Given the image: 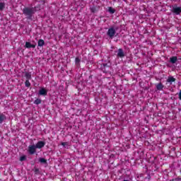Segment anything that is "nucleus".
I'll return each mask as SVG.
<instances>
[{
	"label": "nucleus",
	"mask_w": 181,
	"mask_h": 181,
	"mask_svg": "<svg viewBox=\"0 0 181 181\" xmlns=\"http://www.w3.org/2000/svg\"><path fill=\"white\" fill-rule=\"evenodd\" d=\"M23 13H24L25 16L32 18V15L34 14L35 12L33 11V8H25L23 10Z\"/></svg>",
	"instance_id": "1"
},
{
	"label": "nucleus",
	"mask_w": 181,
	"mask_h": 181,
	"mask_svg": "<svg viewBox=\"0 0 181 181\" xmlns=\"http://www.w3.org/2000/svg\"><path fill=\"white\" fill-rule=\"evenodd\" d=\"M115 33H117V31L115 30L114 28H110L108 29L107 32V35L110 39H112L115 36Z\"/></svg>",
	"instance_id": "2"
},
{
	"label": "nucleus",
	"mask_w": 181,
	"mask_h": 181,
	"mask_svg": "<svg viewBox=\"0 0 181 181\" xmlns=\"http://www.w3.org/2000/svg\"><path fill=\"white\" fill-rule=\"evenodd\" d=\"M36 149H37V148L35 145H30L28 146V153H30V155H33V154L36 153Z\"/></svg>",
	"instance_id": "3"
},
{
	"label": "nucleus",
	"mask_w": 181,
	"mask_h": 181,
	"mask_svg": "<svg viewBox=\"0 0 181 181\" xmlns=\"http://www.w3.org/2000/svg\"><path fill=\"white\" fill-rule=\"evenodd\" d=\"M173 13H175V15H180L181 8L180 7H173Z\"/></svg>",
	"instance_id": "4"
},
{
	"label": "nucleus",
	"mask_w": 181,
	"mask_h": 181,
	"mask_svg": "<svg viewBox=\"0 0 181 181\" xmlns=\"http://www.w3.org/2000/svg\"><path fill=\"white\" fill-rule=\"evenodd\" d=\"M45 145V143L44 141H38L35 145V148H37V149H42Z\"/></svg>",
	"instance_id": "5"
},
{
	"label": "nucleus",
	"mask_w": 181,
	"mask_h": 181,
	"mask_svg": "<svg viewBox=\"0 0 181 181\" xmlns=\"http://www.w3.org/2000/svg\"><path fill=\"white\" fill-rule=\"evenodd\" d=\"M117 57H120L121 59H122V57H125V53L124 52V50H122V49H118Z\"/></svg>",
	"instance_id": "6"
},
{
	"label": "nucleus",
	"mask_w": 181,
	"mask_h": 181,
	"mask_svg": "<svg viewBox=\"0 0 181 181\" xmlns=\"http://www.w3.org/2000/svg\"><path fill=\"white\" fill-rule=\"evenodd\" d=\"M25 47H26L27 49H30L31 47L33 49H35V47H36V45H32L30 42H25Z\"/></svg>",
	"instance_id": "7"
},
{
	"label": "nucleus",
	"mask_w": 181,
	"mask_h": 181,
	"mask_svg": "<svg viewBox=\"0 0 181 181\" xmlns=\"http://www.w3.org/2000/svg\"><path fill=\"white\" fill-rule=\"evenodd\" d=\"M40 95H47V90L44 88H41L39 91Z\"/></svg>",
	"instance_id": "8"
},
{
	"label": "nucleus",
	"mask_w": 181,
	"mask_h": 181,
	"mask_svg": "<svg viewBox=\"0 0 181 181\" xmlns=\"http://www.w3.org/2000/svg\"><path fill=\"white\" fill-rule=\"evenodd\" d=\"M156 89L158 90V91H162L163 90V84H162V83H158L156 85Z\"/></svg>",
	"instance_id": "9"
},
{
	"label": "nucleus",
	"mask_w": 181,
	"mask_h": 181,
	"mask_svg": "<svg viewBox=\"0 0 181 181\" xmlns=\"http://www.w3.org/2000/svg\"><path fill=\"white\" fill-rule=\"evenodd\" d=\"M174 81H176V78H173V76H169L167 79V82L170 83V84L174 83Z\"/></svg>",
	"instance_id": "10"
},
{
	"label": "nucleus",
	"mask_w": 181,
	"mask_h": 181,
	"mask_svg": "<svg viewBox=\"0 0 181 181\" xmlns=\"http://www.w3.org/2000/svg\"><path fill=\"white\" fill-rule=\"evenodd\" d=\"M6 119V116L4 114L0 113V124H2Z\"/></svg>",
	"instance_id": "11"
},
{
	"label": "nucleus",
	"mask_w": 181,
	"mask_h": 181,
	"mask_svg": "<svg viewBox=\"0 0 181 181\" xmlns=\"http://www.w3.org/2000/svg\"><path fill=\"white\" fill-rule=\"evenodd\" d=\"M170 63H173V64H175V63H176V62H177V57H173L170 58Z\"/></svg>",
	"instance_id": "12"
},
{
	"label": "nucleus",
	"mask_w": 181,
	"mask_h": 181,
	"mask_svg": "<svg viewBox=\"0 0 181 181\" xmlns=\"http://www.w3.org/2000/svg\"><path fill=\"white\" fill-rule=\"evenodd\" d=\"M38 46L40 47H42V46H45V40L40 39L38 40Z\"/></svg>",
	"instance_id": "13"
},
{
	"label": "nucleus",
	"mask_w": 181,
	"mask_h": 181,
	"mask_svg": "<svg viewBox=\"0 0 181 181\" xmlns=\"http://www.w3.org/2000/svg\"><path fill=\"white\" fill-rule=\"evenodd\" d=\"M39 162L40 163H47V159H45L43 158H39Z\"/></svg>",
	"instance_id": "14"
},
{
	"label": "nucleus",
	"mask_w": 181,
	"mask_h": 181,
	"mask_svg": "<svg viewBox=\"0 0 181 181\" xmlns=\"http://www.w3.org/2000/svg\"><path fill=\"white\" fill-rule=\"evenodd\" d=\"M25 77L28 80H30V78H32V74H30L29 72H26Z\"/></svg>",
	"instance_id": "15"
},
{
	"label": "nucleus",
	"mask_w": 181,
	"mask_h": 181,
	"mask_svg": "<svg viewBox=\"0 0 181 181\" xmlns=\"http://www.w3.org/2000/svg\"><path fill=\"white\" fill-rule=\"evenodd\" d=\"M4 8H5V3L0 2V11H4Z\"/></svg>",
	"instance_id": "16"
},
{
	"label": "nucleus",
	"mask_w": 181,
	"mask_h": 181,
	"mask_svg": "<svg viewBox=\"0 0 181 181\" xmlns=\"http://www.w3.org/2000/svg\"><path fill=\"white\" fill-rule=\"evenodd\" d=\"M108 12L110 13H115V9H114L112 7H109L108 8Z\"/></svg>",
	"instance_id": "17"
},
{
	"label": "nucleus",
	"mask_w": 181,
	"mask_h": 181,
	"mask_svg": "<svg viewBox=\"0 0 181 181\" xmlns=\"http://www.w3.org/2000/svg\"><path fill=\"white\" fill-rule=\"evenodd\" d=\"M34 104H36V105H39V104H42V100L40 99H36L34 101Z\"/></svg>",
	"instance_id": "18"
},
{
	"label": "nucleus",
	"mask_w": 181,
	"mask_h": 181,
	"mask_svg": "<svg viewBox=\"0 0 181 181\" xmlns=\"http://www.w3.org/2000/svg\"><path fill=\"white\" fill-rule=\"evenodd\" d=\"M25 87H30V82L29 81V79L25 81Z\"/></svg>",
	"instance_id": "19"
},
{
	"label": "nucleus",
	"mask_w": 181,
	"mask_h": 181,
	"mask_svg": "<svg viewBox=\"0 0 181 181\" xmlns=\"http://www.w3.org/2000/svg\"><path fill=\"white\" fill-rule=\"evenodd\" d=\"M21 162H23V160H26V156H22L20 157Z\"/></svg>",
	"instance_id": "20"
},
{
	"label": "nucleus",
	"mask_w": 181,
	"mask_h": 181,
	"mask_svg": "<svg viewBox=\"0 0 181 181\" xmlns=\"http://www.w3.org/2000/svg\"><path fill=\"white\" fill-rule=\"evenodd\" d=\"M75 62H76V64H78V63H80V59H79L78 57H76V58Z\"/></svg>",
	"instance_id": "21"
},
{
	"label": "nucleus",
	"mask_w": 181,
	"mask_h": 181,
	"mask_svg": "<svg viewBox=\"0 0 181 181\" xmlns=\"http://www.w3.org/2000/svg\"><path fill=\"white\" fill-rule=\"evenodd\" d=\"M62 146H66V145H67L66 142H63L62 143Z\"/></svg>",
	"instance_id": "22"
},
{
	"label": "nucleus",
	"mask_w": 181,
	"mask_h": 181,
	"mask_svg": "<svg viewBox=\"0 0 181 181\" xmlns=\"http://www.w3.org/2000/svg\"><path fill=\"white\" fill-rule=\"evenodd\" d=\"M179 98H180V100H181V90H180Z\"/></svg>",
	"instance_id": "23"
},
{
	"label": "nucleus",
	"mask_w": 181,
	"mask_h": 181,
	"mask_svg": "<svg viewBox=\"0 0 181 181\" xmlns=\"http://www.w3.org/2000/svg\"><path fill=\"white\" fill-rule=\"evenodd\" d=\"M37 172H39V170L35 169V173H37Z\"/></svg>",
	"instance_id": "24"
},
{
	"label": "nucleus",
	"mask_w": 181,
	"mask_h": 181,
	"mask_svg": "<svg viewBox=\"0 0 181 181\" xmlns=\"http://www.w3.org/2000/svg\"><path fill=\"white\" fill-rule=\"evenodd\" d=\"M103 66H104V67H108V66H107V64H104Z\"/></svg>",
	"instance_id": "25"
}]
</instances>
